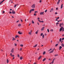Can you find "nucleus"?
Here are the masks:
<instances>
[{
    "instance_id": "obj_38",
    "label": "nucleus",
    "mask_w": 64,
    "mask_h": 64,
    "mask_svg": "<svg viewBox=\"0 0 64 64\" xmlns=\"http://www.w3.org/2000/svg\"><path fill=\"white\" fill-rule=\"evenodd\" d=\"M51 50H52V49H51V48L50 49V50H48V51L49 52V51H51Z\"/></svg>"
},
{
    "instance_id": "obj_27",
    "label": "nucleus",
    "mask_w": 64,
    "mask_h": 64,
    "mask_svg": "<svg viewBox=\"0 0 64 64\" xmlns=\"http://www.w3.org/2000/svg\"><path fill=\"white\" fill-rule=\"evenodd\" d=\"M58 45V44H56V45H55V47H57V46Z\"/></svg>"
},
{
    "instance_id": "obj_14",
    "label": "nucleus",
    "mask_w": 64,
    "mask_h": 64,
    "mask_svg": "<svg viewBox=\"0 0 64 64\" xmlns=\"http://www.w3.org/2000/svg\"><path fill=\"white\" fill-rule=\"evenodd\" d=\"M63 8V4H62L61 5V6L60 7L61 9H62Z\"/></svg>"
},
{
    "instance_id": "obj_15",
    "label": "nucleus",
    "mask_w": 64,
    "mask_h": 64,
    "mask_svg": "<svg viewBox=\"0 0 64 64\" xmlns=\"http://www.w3.org/2000/svg\"><path fill=\"white\" fill-rule=\"evenodd\" d=\"M46 58H44L43 60H42V61L44 62V61H45V60H46Z\"/></svg>"
},
{
    "instance_id": "obj_30",
    "label": "nucleus",
    "mask_w": 64,
    "mask_h": 64,
    "mask_svg": "<svg viewBox=\"0 0 64 64\" xmlns=\"http://www.w3.org/2000/svg\"><path fill=\"white\" fill-rule=\"evenodd\" d=\"M45 53H46V52H44L43 54V55H44Z\"/></svg>"
},
{
    "instance_id": "obj_53",
    "label": "nucleus",
    "mask_w": 64,
    "mask_h": 64,
    "mask_svg": "<svg viewBox=\"0 0 64 64\" xmlns=\"http://www.w3.org/2000/svg\"><path fill=\"white\" fill-rule=\"evenodd\" d=\"M19 20H18V21H17L16 22V23H18V22H19Z\"/></svg>"
},
{
    "instance_id": "obj_22",
    "label": "nucleus",
    "mask_w": 64,
    "mask_h": 64,
    "mask_svg": "<svg viewBox=\"0 0 64 64\" xmlns=\"http://www.w3.org/2000/svg\"><path fill=\"white\" fill-rule=\"evenodd\" d=\"M32 24H34V22L33 21V20L32 21Z\"/></svg>"
},
{
    "instance_id": "obj_42",
    "label": "nucleus",
    "mask_w": 64,
    "mask_h": 64,
    "mask_svg": "<svg viewBox=\"0 0 64 64\" xmlns=\"http://www.w3.org/2000/svg\"><path fill=\"white\" fill-rule=\"evenodd\" d=\"M4 0H3V1H2L1 2V3H2V2H4Z\"/></svg>"
},
{
    "instance_id": "obj_37",
    "label": "nucleus",
    "mask_w": 64,
    "mask_h": 64,
    "mask_svg": "<svg viewBox=\"0 0 64 64\" xmlns=\"http://www.w3.org/2000/svg\"><path fill=\"white\" fill-rule=\"evenodd\" d=\"M56 19H59V17H58V18H56Z\"/></svg>"
},
{
    "instance_id": "obj_50",
    "label": "nucleus",
    "mask_w": 64,
    "mask_h": 64,
    "mask_svg": "<svg viewBox=\"0 0 64 64\" xmlns=\"http://www.w3.org/2000/svg\"><path fill=\"white\" fill-rule=\"evenodd\" d=\"M47 10H46L45 11V12H47Z\"/></svg>"
},
{
    "instance_id": "obj_24",
    "label": "nucleus",
    "mask_w": 64,
    "mask_h": 64,
    "mask_svg": "<svg viewBox=\"0 0 64 64\" xmlns=\"http://www.w3.org/2000/svg\"><path fill=\"white\" fill-rule=\"evenodd\" d=\"M7 63H8L9 62V60H8V59L7 60Z\"/></svg>"
},
{
    "instance_id": "obj_1",
    "label": "nucleus",
    "mask_w": 64,
    "mask_h": 64,
    "mask_svg": "<svg viewBox=\"0 0 64 64\" xmlns=\"http://www.w3.org/2000/svg\"><path fill=\"white\" fill-rule=\"evenodd\" d=\"M32 8H34L35 7V4H34L32 6Z\"/></svg>"
},
{
    "instance_id": "obj_19",
    "label": "nucleus",
    "mask_w": 64,
    "mask_h": 64,
    "mask_svg": "<svg viewBox=\"0 0 64 64\" xmlns=\"http://www.w3.org/2000/svg\"><path fill=\"white\" fill-rule=\"evenodd\" d=\"M38 30H37L36 32V34H37V33H38Z\"/></svg>"
},
{
    "instance_id": "obj_55",
    "label": "nucleus",
    "mask_w": 64,
    "mask_h": 64,
    "mask_svg": "<svg viewBox=\"0 0 64 64\" xmlns=\"http://www.w3.org/2000/svg\"><path fill=\"white\" fill-rule=\"evenodd\" d=\"M50 31H53V30L52 29V30H50Z\"/></svg>"
},
{
    "instance_id": "obj_5",
    "label": "nucleus",
    "mask_w": 64,
    "mask_h": 64,
    "mask_svg": "<svg viewBox=\"0 0 64 64\" xmlns=\"http://www.w3.org/2000/svg\"><path fill=\"white\" fill-rule=\"evenodd\" d=\"M60 0H58V2L57 3V4L58 5H59V3H60Z\"/></svg>"
},
{
    "instance_id": "obj_54",
    "label": "nucleus",
    "mask_w": 64,
    "mask_h": 64,
    "mask_svg": "<svg viewBox=\"0 0 64 64\" xmlns=\"http://www.w3.org/2000/svg\"><path fill=\"white\" fill-rule=\"evenodd\" d=\"M10 14H12V12H10Z\"/></svg>"
},
{
    "instance_id": "obj_45",
    "label": "nucleus",
    "mask_w": 64,
    "mask_h": 64,
    "mask_svg": "<svg viewBox=\"0 0 64 64\" xmlns=\"http://www.w3.org/2000/svg\"><path fill=\"white\" fill-rule=\"evenodd\" d=\"M2 12H3V14H4V13H5V12L4 11H2Z\"/></svg>"
},
{
    "instance_id": "obj_58",
    "label": "nucleus",
    "mask_w": 64,
    "mask_h": 64,
    "mask_svg": "<svg viewBox=\"0 0 64 64\" xmlns=\"http://www.w3.org/2000/svg\"><path fill=\"white\" fill-rule=\"evenodd\" d=\"M62 40H64V38H62Z\"/></svg>"
},
{
    "instance_id": "obj_7",
    "label": "nucleus",
    "mask_w": 64,
    "mask_h": 64,
    "mask_svg": "<svg viewBox=\"0 0 64 64\" xmlns=\"http://www.w3.org/2000/svg\"><path fill=\"white\" fill-rule=\"evenodd\" d=\"M11 52L13 53L14 52V48H13L12 49Z\"/></svg>"
},
{
    "instance_id": "obj_62",
    "label": "nucleus",
    "mask_w": 64,
    "mask_h": 64,
    "mask_svg": "<svg viewBox=\"0 0 64 64\" xmlns=\"http://www.w3.org/2000/svg\"><path fill=\"white\" fill-rule=\"evenodd\" d=\"M37 11H35L34 12V13H37Z\"/></svg>"
},
{
    "instance_id": "obj_57",
    "label": "nucleus",
    "mask_w": 64,
    "mask_h": 64,
    "mask_svg": "<svg viewBox=\"0 0 64 64\" xmlns=\"http://www.w3.org/2000/svg\"><path fill=\"white\" fill-rule=\"evenodd\" d=\"M61 21V20H58V22H60V21Z\"/></svg>"
},
{
    "instance_id": "obj_52",
    "label": "nucleus",
    "mask_w": 64,
    "mask_h": 64,
    "mask_svg": "<svg viewBox=\"0 0 64 64\" xmlns=\"http://www.w3.org/2000/svg\"><path fill=\"white\" fill-rule=\"evenodd\" d=\"M22 48H20V51H21V50H22Z\"/></svg>"
},
{
    "instance_id": "obj_16",
    "label": "nucleus",
    "mask_w": 64,
    "mask_h": 64,
    "mask_svg": "<svg viewBox=\"0 0 64 64\" xmlns=\"http://www.w3.org/2000/svg\"><path fill=\"white\" fill-rule=\"evenodd\" d=\"M53 51H54V50H52L51 52H49L50 53H52L53 52Z\"/></svg>"
},
{
    "instance_id": "obj_6",
    "label": "nucleus",
    "mask_w": 64,
    "mask_h": 64,
    "mask_svg": "<svg viewBox=\"0 0 64 64\" xmlns=\"http://www.w3.org/2000/svg\"><path fill=\"white\" fill-rule=\"evenodd\" d=\"M44 12H41L40 13V15H42L44 14Z\"/></svg>"
},
{
    "instance_id": "obj_21",
    "label": "nucleus",
    "mask_w": 64,
    "mask_h": 64,
    "mask_svg": "<svg viewBox=\"0 0 64 64\" xmlns=\"http://www.w3.org/2000/svg\"><path fill=\"white\" fill-rule=\"evenodd\" d=\"M61 40H62V39H61V38H60L59 40L60 42H61Z\"/></svg>"
},
{
    "instance_id": "obj_47",
    "label": "nucleus",
    "mask_w": 64,
    "mask_h": 64,
    "mask_svg": "<svg viewBox=\"0 0 64 64\" xmlns=\"http://www.w3.org/2000/svg\"><path fill=\"white\" fill-rule=\"evenodd\" d=\"M53 8H52L51 9V11H53Z\"/></svg>"
},
{
    "instance_id": "obj_17",
    "label": "nucleus",
    "mask_w": 64,
    "mask_h": 64,
    "mask_svg": "<svg viewBox=\"0 0 64 64\" xmlns=\"http://www.w3.org/2000/svg\"><path fill=\"white\" fill-rule=\"evenodd\" d=\"M18 33H19V34H22V32H18Z\"/></svg>"
},
{
    "instance_id": "obj_34",
    "label": "nucleus",
    "mask_w": 64,
    "mask_h": 64,
    "mask_svg": "<svg viewBox=\"0 0 64 64\" xmlns=\"http://www.w3.org/2000/svg\"><path fill=\"white\" fill-rule=\"evenodd\" d=\"M17 6V5L16 4H15L14 6V8H16V6Z\"/></svg>"
},
{
    "instance_id": "obj_13",
    "label": "nucleus",
    "mask_w": 64,
    "mask_h": 64,
    "mask_svg": "<svg viewBox=\"0 0 64 64\" xmlns=\"http://www.w3.org/2000/svg\"><path fill=\"white\" fill-rule=\"evenodd\" d=\"M62 46H60L59 47V50H61V49H62Z\"/></svg>"
},
{
    "instance_id": "obj_43",
    "label": "nucleus",
    "mask_w": 64,
    "mask_h": 64,
    "mask_svg": "<svg viewBox=\"0 0 64 64\" xmlns=\"http://www.w3.org/2000/svg\"><path fill=\"white\" fill-rule=\"evenodd\" d=\"M36 13H35L34 14V16H36Z\"/></svg>"
},
{
    "instance_id": "obj_49",
    "label": "nucleus",
    "mask_w": 64,
    "mask_h": 64,
    "mask_svg": "<svg viewBox=\"0 0 64 64\" xmlns=\"http://www.w3.org/2000/svg\"><path fill=\"white\" fill-rule=\"evenodd\" d=\"M41 22H42V23H44V21H41Z\"/></svg>"
},
{
    "instance_id": "obj_39",
    "label": "nucleus",
    "mask_w": 64,
    "mask_h": 64,
    "mask_svg": "<svg viewBox=\"0 0 64 64\" xmlns=\"http://www.w3.org/2000/svg\"><path fill=\"white\" fill-rule=\"evenodd\" d=\"M20 46L22 47H23V44H20Z\"/></svg>"
},
{
    "instance_id": "obj_2",
    "label": "nucleus",
    "mask_w": 64,
    "mask_h": 64,
    "mask_svg": "<svg viewBox=\"0 0 64 64\" xmlns=\"http://www.w3.org/2000/svg\"><path fill=\"white\" fill-rule=\"evenodd\" d=\"M63 26H62L60 29V31H62V29H63Z\"/></svg>"
},
{
    "instance_id": "obj_32",
    "label": "nucleus",
    "mask_w": 64,
    "mask_h": 64,
    "mask_svg": "<svg viewBox=\"0 0 64 64\" xmlns=\"http://www.w3.org/2000/svg\"><path fill=\"white\" fill-rule=\"evenodd\" d=\"M28 34L29 35H31V33L30 32H29L28 33Z\"/></svg>"
},
{
    "instance_id": "obj_26",
    "label": "nucleus",
    "mask_w": 64,
    "mask_h": 64,
    "mask_svg": "<svg viewBox=\"0 0 64 64\" xmlns=\"http://www.w3.org/2000/svg\"><path fill=\"white\" fill-rule=\"evenodd\" d=\"M32 12V10H30L29 12V13L30 14L31 13V12Z\"/></svg>"
},
{
    "instance_id": "obj_23",
    "label": "nucleus",
    "mask_w": 64,
    "mask_h": 64,
    "mask_svg": "<svg viewBox=\"0 0 64 64\" xmlns=\"http://www.w3.org/2000/svg\"><path fill=\"white\" fill-rule=\"evenodd\" d=\"M22 59H23V58L22 56L20 57V60H22Z\"/></svg>"
},
{
    "instance_id": "obj_36",
    "label": "nucleus",
    "mask_w": 64,
    "mask_h": 64,
    "mask_svg": "<svg viewBox=\"0 0 64 64\" xmlns=\"http://www.w3.org/2000/svg\"><path fill=\"white\" fill-rule=\"evenodd\" d=\"M47 31L48 32H49V29H47Z\"/></svg>"
},
{
    "instance_id": "obj_51",
    "label": "nucleus",
    "mask_w": 64,
    "mask_h": 64,
    "mask_svg": "<svg viewBox=\"0 0 64 64\" xmlns=\"http://www.w3.org/2000/svg\"><path fill=\"white\" fill-rule=\"evenodd\" d=\"M58 24H59V23L57 22L56 23V25H58Z\"/></svg>"
},
{
    "instance_id": "obj_61",
    "label": "nucleus",
    "mask_w": 64,
    "mask_h": 64,
    "mask_svg": "<svg viewBox=\"0 0 64 64\" xmlns=\"http://www.w3.org/2000/svg\"><path fill=\"white\" fill-rule=\"evenodd\" d=\"M37 64V63L36 62H34V64Z\"/></svg>"
},
{
    "instance_id": "obj_46",
    "label": "nucleus",
    "mask_w": 64,
    "mask_h": 64,
    "mask_svg": "<svg viewBox=\"0 0 64 64\" xmlns=\"http://www.w3.org/2000/svg\"><path fill=\"white\" fill-rule=\"evenodd\" d=\"M58 56V54H56L55 56L56 57V56Z\"/></svg>"
},
{
    "instance_id": "obj_41",
    "label": "nucleus",
    "mask_w": 64,
    "mask_h": 64,
    "mask_svg": "<svg viewBox=\"0 0 64 64\" xmlns=\"http://www.w3.org/2000/svg\"><path fill=\"white\" fill-rule=\"evenodd\" d=\"M38 21L39 22H41V21H40V20H38Z\"/></svg>"
},
{
    "instance_id": "obj_28",
    "label": "nucleus",
    "mask_w": 64,
    "mask_h": 64,
    "mask_svg": "<svg viewBox=\"0 0 64 64\" xmlns=\"http://www.w3.org/2000/svg\"><path fill=\"white\" fill-rule=\"evenodd\" d=\"M37 46V44H36L35 46H34V47H36Z\"/></svg>"
},
{
    "instance_id": "obj_3",
    "label": "nucleus",
    "mask_w": 64,
    "mask_h": 64,
    "mask_svg": "<svg viewBox=\"0 0 64 64\" xmlns=\"http://www.w3.org/2000/svg\"><path fill=\"white\" fill-rule=\"evenodd\" d=\"M61 25L62 26H64V24L63 23L60 24V27H61Z\"/></svg>"
},
{
    "instance_id": "obj_9",
    "label": "nucleus",
    "mask_w": 64,
    "mask_h": 64,
    "mask_svg": "<svg viewBox=\"0 0 64 64\" xmlns=\"http://www.w3.org/2000/svg\"><path fill=\"white\" fill-rule=\"evenodd\" d=\"M41 57H42V56H41L38 58V60H40V59H41Z\"/></svg>"
},
{
    "instance_id": "obj_29",
    "label": "nucleus",
    "mask_w": 64,
    "mask_h": 64,
    "mask_svg": "<svg viewBox=\"0 0 64 64\" xmlns=\"http://www.w3.org/2000/svg\"><path fill=\"white\" fill-rule=\"evenodd\" d=\"M42 38H43H43H44V34H43L42 35Z\"/></svg>"
},
{
    "instance_id": "obj_56",
    "label": "nucleus",
    "mask_w": 64,
    "mask_h": 64,
    "mask_svg": "<svg viewBox=\"0 0 64 64\" xmlns=\"http://www.w3.org/2000/svg\"><path fill=\"white\" fill-rule=\"evenodd\" d=\"M41 2H42V1H41V0H40V3H41Z\"/></svg>"
},
{
    "instance_id": "obj_12",
    "label": "nucleus",
    "mask_w": 64,
    "mask_h": 64,
    "mask_svg": "<svg viewBox=\"0 0 64 64\" xmlns=\"http://www.w3.org/2000/svg\"><path fill=\"white\" fill-rule=\"evenodd\" d=\"M44 28H45V27H43V28H42L41 31H43V30H44Z\"/></svg>"
},
{
    "instance_id": "obj_31",
    "label": "nucleus",
    "mask_w": 64,
    "mask_h": 64,
    "mask_svg": "<svg viewBox=\"0 0 64 64\" xmlns=\"http://www.w3.org/2000/svg\"><path fill=\"white\" fill-rule=\"evenodd\" d=\"M62 32H63V31H64V28H63L62 29Z\"/></svg>"
},
{
    "instance_id": "obj_4",
    "label": "nucleus",
    "mask_w": 64,
    "mask_h": 64,
    "mask_svg": "<svg viewBox=\"0 0 64 64\" xmlns=\"http://www.w3.org/2000/svg\"><path fill=\"white\" fill-rule=\"evenodd\" d=\"M12 14H15V12L14 11V10H12Z\"/></svg>"
},
{
    "instance_id": "obj_35",
    "label": "nucleus",
    "mask_w": 64,
    "mask_h": 64,
    "mask_svg": "<svg viewBox=\"0 0 64 64\" xmlns=\"http://www.w3.org/2000/svg\"><path fill=\"white\" fill-rule=\"evenodd\" d=\"M43 33H42L40 34V36H42V35H43Z\"/></svg>"
},
{
    "instance_id": "obj_44",
    "label": "nucleus",
    "mask_w": 64,
    "mask_h": 64,
    "mask_svg": "<svg viewBox=\"0 0 64 64\" xmlns=\"http://www.w3.org/2000/svg\"><path fill=\"white\" fill-rule=\"evenodd\" d=\"M56 10H58V8H56Z\"/></svg>"
},
{
    "instance_id": "obj_25",
    "label": "nucleus",
    "mask_w": 64,
    "mask_h": 64,
    "mask_svg": "<svg viewBox=\"0 0 64 64\" xmlns=\"http://www.w3.org/2000/svg\"><path fill=\"white\" fill-rule=\"evenodd\" d=\"M32 11H34V9H32V10H31Z\"/></svg>"
},
{
    "instance_id": "obj_64",
    "label": "nucleus",
    "mask_w": 64,
    "mask_h": 64,
    "mask_svg": "<svg viewBox=\"0 0 64 64\" xmlns=\"http://www.w3.org/2000/svg\"><path fill=\"white\" fill-rule=\"evenodd\" d=\"M56 21H58V20H57V19H56Z\"/></svg>"
},
{
    "instance_id": "obj_60",
    "label": "nucleus",
    "mask_w": 64,
    "mask_h": 64,
    "mask_svg": "<svg viewBox=\"0 0 64 64\" xmlns=\"http://www.w3.org/2000/svg\"><path fill=\"white\" fill-rule=\"evenodd\" d=\"M14 57L12 59V60H14Z\"/></svg>"
},
{
    "instance_id": "obj_8",
    "label": "nucleus",
    "mask_w": 64,
    "mask_h": 64,
    "mask_svg": "<svg viewBox=\"0 0 64 64\" xmlns=\"http://www.w3.org/2000/svg\"><path fill=\"white\" fill-rule=\"evenodd\" d=\"M54 63V60H53L52 61V62L50 63V64H53Z\"/></svg>"
},
{
    "instance_id": "obj_20",
    "label": "nucleus",
    "mask_w": 64,
    "mask_h": 64,
    "mask_svg": "<svg viewBox=\"0 0 64 64\" xmlns=\"http://www.w3.org/2000/svg\"><path fill=\"white\" fill-rule=\"evenodd\" d=\"M21 26V24H19L18 25V27H20V26Z\"/></svg>"
},
{
    "instance_id": "obj_48",
    "label": "nucleus",
    "mask_w": 64,
    "mask_h": 64,
    "mask_svg": "<svg viewBox=\"0 0 64 64\" xmlns=\"http://www.w3.org/2000/svg\"><path fill=\"white\" fill-rule=\"evenodd\" d=\"M14 45L16 46L17 45V44H14Z\"/></svg>"
},
{
    "instance_id": "obj_10",
    "label": "nucleus",
    "mask_w": 64,
    "mask_h": 64,
    "mask_svg": "<svg viewBox=\"0 0 64 64\" xmlns=\"http://www.w3.org/2000/svg\"><path fill=\"white\" fill-rule=\"evenodd\" d=\"M10 55L11 56H12V57H14V55H12V53H10Z\"/></svg>"
},
{
    "instance_id": "obj_59",
    "label": "nucleus",
    "mask_w": 64,
    "mask_h": 64,
    "mask_svg": "<svg viewBox=\"0 0 64 64\" xmlns=\"http://www.w3.org/2000/svg\"><path fill=\"white\" fill-rule=\"evenodd\" d=\"M55 14H57V13L56 12Z\"/></svg>"
},
{
    "instance_id": "obj_40",
    "label": "nucleus",
    "mask_w": 64,
    "mask_h": 64,
    "mask_svg": "<svg viewBox=\"0 0 64 64\" xmlns=\"http://www.w3.org/2000/svg\"><path fill=\"white\" fill-rule=\"evenodd\" d=\"M18 57H20V56H19V55L18 54Z\"/></svg>"
},
{
    "instance_id": "obj_33",
    "label": "nucleus",
    "mask_w": 64,
    "mask_h": 64,
    "mask_svg": "<svg viewBox=\"0 0 64 64\" xmlns=\"http://www.w3.org/2000/svg\"><path fill=\"white\" fill-rule=\"evenodd\" d=\"M17 37H18V36L17 35L16 36L15 38H17Z\"/></svg>"
},
{
    "instance_id": "obj_11",
    "label": "nucleus",
    "mask_w": 64,
    "mask_h": 64,
    "mask_svg": "<svg viewBox=\"0 0 64 64\" xmlns=\"http://www.w3.org/2000/svg\"><path fill=\"white\" fill-rule=\"evenodd\" d=\"M12 38L13 39L12 40L13 41H14V40H16L15 39V38L12 37Z\"/></svg>"
},
{
    "instance_id": "obj_63",
    "label": "nucleus",
    "mask_w": 64,
    "mask_h": 64,
    "mask_svg": "<svg viewBox=\"0 0 64 64\" xmlns=\"http://www.w3.org/2000/svg\"><path fill=\"white\" fill-rule=\"evenodd\" d=\"M62 36H64V34H63L62 35Z\"/></svg>"
},
{
    "instance_id": "obj_18",
    "label": "nucleus",
    "mask_w": 64,
    "mask_h": 64,
    "mask_svg": "<svg viewBox=\"0 0 64 64\" xmlns=\"http://www.w3.org/2000/svg\"><path fill=\"white\" fill-rule=\"evenodd\" d=\"M61 46H62V47H64V44H61Z\"/></svg>"
}]
</instances>
